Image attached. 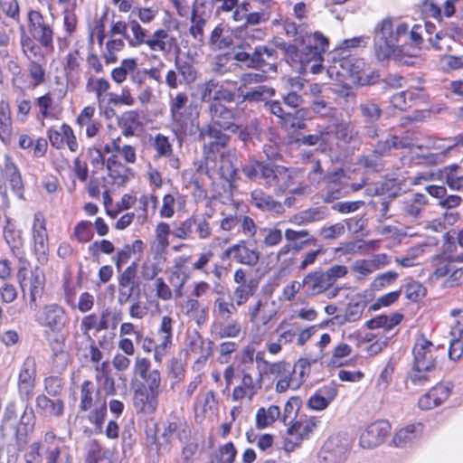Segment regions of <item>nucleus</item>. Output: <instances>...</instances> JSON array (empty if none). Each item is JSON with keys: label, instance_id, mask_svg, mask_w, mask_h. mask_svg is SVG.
I'll use <instances>...</instances> for the list:
<instances>
[{"label": "nucleus", "instance_id": "7c9ffc66", "mask_svg": "<svg viewBox=\"0 0 463 463\" xmlns=\"http://www.w3.org/2000/svg\"><path fill=\"white\" fill-rule=\"evenodd\" d=\"M335 137L345 144L359 140V130L352 121L340 120L334 126Z\"/></svg>", "mask_w": 463, "mask_h": 463}, {"label": "nucleus", "instance_id": "7ed1b4c3", "mask_svg": "<svg viewBox=\"0 0 463 463\" xmlns=\"http://www.w3.org/2000/svg\"><path fill=\"white\" fill-rule=\"evenodd\" d=\"M409 31L406 23H399L395 26L392 19L384 18L379 22L374 28L373 47L374 55L379 61H385L391 59L393 49L398 47L400 37L405 35Z\"/></svg>", "mask_w": 463, "mask_h": 463}, {"label": "nucleus", "instance_id": "ddd939ff", "mask_svg": "<svg viewBox=\"0 0 463 463\" xmlns=\"http://www.w3.org/2000/svg\"><path fill=\"white\" fill-rule=\"evenodd\" d=\"M391 431L387 420H376L371 423L361 434L360 445L364 449H373L382 444Z\"/></svg>", "mask_w": 463, "mask_h": 463}, {"label": "nucleus", "instance_id": "c9c22d12", "mask_svg": "<svg viewBox=\"0 0 463 463\" xmlns=\"http://www.w3.org/2000/svg\"><path fill=\"white\" fill-rule=\"evenodd\" d=\"M402 317L403 316L400 313H393L390 316H377L366 322V327L368 329L383 328L386 331H390L395 326L400 324Z\"/></svg>", "mask_w": 463, "mask_h": 463}, {"label": "nucleus", "instance_id": "bb28decb", "mask_svg": "<svg viewBox=\"0 0 463 463\" xmlns=\"http://www.w3.org/2000/svg\"><path fill=\"white\" fill-rule=\"evenodd\" d=\"M299 146H317L319 152H326L329 144V131L327 128L321 127L314 134L303 135L296 139Z\"/></svg>", "mask_w": 463, "mask_h": 463}, {"label": "nucleus", "instance_id": "864d4df0", "mask_svg": "<svg viewBox=\"0 0 463 463\" xmlns=\"http://www.w3.org/2000/svg\"><path fill=\"white\" fill-rule=\"evenodd\" d=\"M218 89V80L211 79L197 86L199 99L202 103L208 105L213 104V94Z\"/></svg>", "mask_w": 463, "mask_h": 463}, {"label": "nucleus", "instance_id": "a19ab883", "mask_svg": "<svg viewBox=\"0 0 463 463\" xmlns=\"http://www.w3.org/2000/svg\"><path fill=\"white\" fill-rule=\"evenodd\" d=\"M175 66L182 77L180 83L184 82V84H191L197 80L198 71L191 61L176 57L175 60Z\"/></svg>", "mask_w": 463, "mask_h": 463}, {"label": "nucleus", "instance_id": "4be33fe9", "mask_svg": "<svg viewBox=\"0 0 463 463\" xmlns=\"http://www.w3.org/2000/svg\"><path fill=\"white\" fill-rule=\"evenodd\" d=\"M284 235L288 242L293 243L294 253H298L307 247L317 246L318 240L308 230L287 229Z\"/></svg>", "mask_w": 463, "mask_h": 463}, {"label": "nucleus", "instance_id": "39448f33", "mask_svg": "<svg viewBox=\"0 0 463 463\" xmlns=\"http://www.w3.org/2000/svg\"><path fill=\"white\" fill-rule=\"evenodd\" d=\"M188 102L186 92H178L175 97L170 95L169 111L174 130L178 137H192L196 135L198 129L197 113L194 118H190L184 115L181 110Z\"/></svg>", "mask_w": 463, "mask_h": 463}, {"label": "nucleus", "instance_id": "69168bd1", "mask_svg": "<svg viewBox=\"0 0 463 463\" xmlns=\"http://www.w3.org/2000/svg\"><path fill=\"white\" fill-rule=\"evenodd\" d=\"M109 176L112 179L113 184L117 185H125L128 182V174H131L130 168L123 164L118 165L108 170Z\"/></svg>", "mask_w": 463, "mask_h": 463}, {"label": "nucleus", "instance_id": "e433bc0d", "mask_svg": "<svg viewBox=\"0 0 463 463\" xmlns=\"http://www.w3.org/2000/svg\"><path fill=\"white\" fill-rule=\"evenodd\" d=\"M12 134V120L9 103L5 100L0 101V139L4 143L10 141Z\"/></svg>", "mask_w": 463, "mask_h": 463}, {"label": "nucleus", "instance_id": "393cba45", "mask_svg": "<svg viewBox=\"0 0 463 463\" xmlns=\"http://www.w3.org/2000/svg\"><path fill=\"white\" fill-rule=\"evenodd\" d=\"M250 203L263 212L281 213L284 210L281 203L276 201L270 194L261 189H255L250 193Z\"/></svg>", "mask_w": 463, "mask_h": 463}, {"label": "nucleus", "instance_id": "ea45409f", "mask_svg": "<svg viewBox=\"0 0 463 463\" xmlns=\"http://www.w3.org/2000/svg\"><path fill=\"white\" fill-rule=\"evenodd\" d=\"M238 133L239 139L243 142L244 146L248 147L250 144H253L254 138H258L260 136L261 128L258 119H252L245 126L241 127L239 125Z\"/></svg>", "mask_w": 463, "mask_h": 463}, {"label": "nucleus", "instance_id": "b1692460", "mask_svg": "<svg viewBox=\"0 0 463 463\" xmlns=\"http://www.w3.org/2000/svg\"><path fill=\"white\" fill-rule=\"evenodd\" d=\"M19 282L24 291L26 288L29 290L30 306H36L37 297L41 295L44 285L43 274L38 269H35L33 271H30L29 278H26V275L21 277Z\"/></svg>", "mask_w": 463, "mask_h": 463}, {"label": "nucleus", "instance_id": "37998d69", "mask_svg": "<svg viewBox=\"0 0 463 463\" xmlns=\"http://www.w3.org/2000/svg\"><path fill=\"white\" fill-rule=\"evenodd\" d=\"M94 394H99V391H95L91 381H84L80 386V402L79 408L82 411H89L93 406Z\"/></svg>", "mask_w": 463, "mask_h": 463}, {"label": "nucleus", "instance_id": "6e6d98bb", "mask_svg": "<svg viewBox=\"0 0 463 463\" xmlns=\"http://www.w3.org/2000/svg\"><path fill=\"white\" fill-rule=\"evenodd\" d=\"M133 33V38L128 36V43L132 47H138L142 44H145L147 40V31L145 30L137 21L129 20L128 23Z\"/></svg>", "mask_w": 463, "mask_h": 463}, {"label": "nucleus", "instance_id": "aec40b11", "mask_svg": "<svg viewBox=\"0 0 463 463\" xmlns=\"http://www.w3.org/2000/svg\"><path fill=\"white\" fill-rule=\"evenodd\" d=\"M304 88V82L300 78H289L284 86V92L280 93L282 103L290 108L297 109L304 103L303 97L298 91Z\"/></svg>", "mask_w": 463, "mask_h": 463}, {"label": "nucleus", "instance_id": "f3484780", "mask_svg": "<svg viewBox=\"0 0 463 463\" xmlns=\"http://www.w3.org/2000/svg\"><path fill=\"white\" fill-rule=\"evenodd\" d=\"M48 137L51 145L55 148L61 149L66 144L71 152L78 149L76 137L72 128L67 124H62L59 128H50Z\"/></svg>", "mask_w": 463, "mask_h": 463}, {"label": "nucleus", "instance_id": "cd10ccee", "mask_svg": "<svg viewBox=\"0 0 463 463\" xmlns=\"http://www.w3.org/2000/svg\"><path fill=\"white\" fill-rule=\"evenodd\" d=\"M366 302L359 299L357 301L352 300L345 308L343 315L338 314L333 317L330 321H335L337 325H344L345 323H352L359 320L365 308Z\"/></svg>", "mask_w": 463, "mask_h": 463}, {"label": "nucleus", "instance_id": "13d9d810", "mask_svg": "<svg viewBox=\"0 0 463 463\" xmlns=\"http://www.w3.org/2000/svg\"><path fill=\"white\" fill-rule=\"evenodd\" d=\"M109 451L98 441L92 440L88 445V452L84 463H99L106 457Z\"/></svg>", "mask_w": 463, "mask_h": 463}, {"label": "nucleus", "instance_id": "4c0bfd02", "mask_svg": "<svg viewBox=\"0 0 463 463\" xmlns=\"http://www.w3.org/2000/svg\"><path fill=\"white\" fill-rule=\"evenodd\" d=\"M276 90L274 88L267 85H259L250 89L245 93H242V100L248 102H266L271 97L275 96Z\"/></svg>", "mask_w": 463, "mask_h": 463}, {"label": "nucleus", "instance_id": "a18cd8bd", "mask_svg": "<svg viewBox=\"0 0 463 463\" xmlns=\"http://www.w3.org/2000/svg\"><path fill=\"white\" fill-rule=\"evenodd\" d=\"M36 381V360L33 356L28 355L23 362L17 383H35Z\"/></svg>", "mask_w": 463, "mask_h": 463}, {"label": "nucleus", "instance_id": "de8ad7c7", "mask_svg": "<svg viewBox=\"0 0 463 463\" xmlns=\"http://www.w3.org/2000/svg\"><path fill=\"white\" fill-rule=\"evenodd\" d=\"M257 287L258 283L253 279H249V284L237 286L233 292V299L237 306L244 305L254 295Z\"/></svg>", "mask_w": 463, "mask_h": 463}, {"label": "nucleus", "instance_id": "09e8293b", "mask_svg": "<svg viewBox=\"0 0 463 463\" xmlns=\"http://www.w3.org/2000/svg\"><path fill=\"white\" fill-rule=\"evenodd\" d=\"M195 225V215H192L179 224H176L172 231V234L180 240L192 239Z\"/></svg>", "mask_w": 463, "mask_h": 463}, {"label": "nucleus", "instance_id": "6ab92c4d", "mask_svg": "<svg viewBox=\"0 0 463 463\" xmlns=\"http://www.w3.org/2000/svg\"><path fill=\"white\" fill-rule=\"evenodd\" d=\"M261 383L262 376L260 373L258 379L254 380L249 373L242 371L241 384L233 389L232 400L241 401L247 397L251 401L259 390L261 389Z\"/></svg>", "mask_w": 463, "mask_h": 463}, {"label": "nucleus", "instance_id": "bf43d9fd", "mask_svg": "<svg viewBox=\"0 0 463 463\" xmlns=\"http://www.w3.org/2000/svg\"><path fill=\"white\" fill-rule=\"evenodd\" d=\"M340 66L346 73L354 79H361V71L364 65V61L353 57L344 58L340 61Z\"/></svg>", "mask_w": 463, "mask_h": 463}, {"label": "nucleus", "instance_id": "680f3d73", "mask_svg": "<svg viewBox=\"0 0 463 463\" xmlns=\"http://www.w3.org/2000/svg\"><path fill=\"white\" fill-rule=\"evenodd\" d=\"M236 311L233 302H228L222 298L215 299L213 312L222 320H229Z\"/></svg>", "mask_w": 463, "mask_h": 463}, {"label": "nucleus", "instance_id": "49530a36", "mask_svg": "<svg viewBox=\"0 0 463 463\" xmlns=\"http://www.w3.org/2000/svg\"><path fill=\"white\" fill-rule=\"evenodd\" d=\"M137 69V61L134 58L124 59L120 66L114 68L111 71V78L116 83H122L126 80L128 74Z\"/></svg>", "mask_w": 463, "mask_h": 463}, {"label": "nucleus", "instance_id": "58836bf2", "mask_svg": "<svg viewBox=\"0 0 463 463\" xmlns=\"http://www.w3.org/2000/svg\"><path fill=\"white\" fill-rule=\"evenodd\" d=\"M360 116L364 123H377L383 116V109L373 100H365L358 105Z\"/></svg>", "mask_w": 463, "mask_h": 463}, {"label": "nucleus", "instance_id": "9b49d317", "mask_svg": "<svg viewBox=\"0 0 463 463\" xmlns=\"http://www.w3.org/2000/svg\"><path fill=\"white\" fill-rule=\"evenodd\" d=\"M198 141H203L206 137L213 138V141L210 142L208 145H204L203 150L206 153V150L212 153L218 152L220 148H223L228 146L231 141V136L227 134V129L222 128L218 126H213V124H207L204 127L200 128L198 124Z\"/></svg>", "mask_w": 463, "mask_h": 463}, {"label": "nucleus", "instance_id": "e2e57ef3", "mask_svg": "<svg viewBox=\"0 0 463 463\" xmlns=\"http://www.w3.org/2000/svg\"><path fill=\"white\" fill-rule=\"evenodd\" d=\"M316 427L317 422L313 420L306 422L296 421L288 428L287 432L289 436L298 434L302 438V439H304L308 437V435L314 430Z\"/></svg>", "mask_w": 463, "mask_h": 463}, {"label": "nucleus", "instance_id": "052dcab7", "mask_svg": "<svg viewBox=\"0 0 463 463\" xmlns=\"http://www.w3.org/2000/svg\"><path fill=\"white\" fill-rule=\"evenodd\" d=\"M426 291V288L419 281L411 280L404 285L405 297L412 302H417L425 297Z\"/></svg>", "mask_w": 463, "mask_h": 463}, {"label": "nucleus", "instance_id": "8fccbe9b", "mask_svg": "<svg viewBox=\"0 0 463 463\" xmlns=\"http://www.w3.org/2000/svg\"><path fill=\"white\" fill-rule=\"evenodd\" d=\"M143 383L138 386L141 389H146V391L150 392L151 393L160 395L161 390V373L159 370L154 369L150 371L149 374H147L145 378H142Z\"/></svg>", "mask_w": 463, "mask_h": 463}, {"label": "nucleus", "instance_id": "72a5a7b5", "mask_svg": "<svg viewBox=\"0 0 463 463\" xmlns=\"http://www.w3.org/2000/svg\"><path fill=\"white\" fill-rule=\"evenodd\" d=\"M4 238L13 252L19 250L23 246L22 232L16 229L14 222L9 217L5 218Z\"/></svg>", "mask_w": 463, "mask_h": 463}, {"label": "nucleus", "instance_id": "f03ea898", "mask_svg": "<svg viewBox=\"0 0 463 463\" xmlns=\"http://www.w3.org/2000/svg\"><path fill=\"white\" fill-rule=\"evenodd\" d=\"M301 48L289 45L287 49L294 61L300 64L304 72L317 74L323 69V54L328 48V39L319 32L311 33L303 38Z\"/></svg>", "mask_w": 463, "mask_h": 463}, {"label": "nucleus", "instance_id": "423d86ee", "mask_svg": "<svg viewBox=\"0 0 463 463\" xmlns=\"http://www.w3.org/2000/svg\"><path fill=\"white\" fill-rule=\"evenodd\" d=\"M35 322L53 333H61L69 324V317L63 307L52 303L42 307L34 315Z\"/></svg>", "mask_w": 463, "mask_h": 463}, {"label": "nucleus", "instance_id": "a878e982", "mask_svg": "<svg viewBox=\"0 0 463 463\" xmlns=\"http://www.w3.org/2000/svg\"><path fill=\"white\" fill-rule=\"evenodd\" d=\"M158 336L160 337V342L153 351L156 361L161 362L162 357L165 355V349L171 345L172 318L170 317H163L158 329Z\"/></svg>", "mask_w": 463, "mask_h": 463}, {"label": "nucleus", "instance_id": "20e7f679", "mask_svg": "<svg viewBox=\"0 0 463 463\" xmlns=\"http://www.w3.org/2000/svg\"><path fill=\"white\" fill-rule=\"evenodd\" d=\"M343 168L335 169L325 175V187L322 191V200L330 203L340 198L348 196L352 193L360 191L364 187L366 182L362 179L360 183L351 184Z\"/></svg>", "mask_w": 463, "mask_h": 463}, {"label": "nucleus", "instance_id": "dca6fc26", "mask_svg": "<svg viewBox=\"0 0 463 463\" xmlns=\"http://www.w3.org/2000/svg\"><path fill=\"white\" fill-rule=\"evenodd\" d=\"M18 422L14 432L15 445L18 450H23L28 442V432L35 422V413L29 403L25 404Z\"/></svg>", "mask_w": 463, "mask_h": 463}, {"label": "nucleus", "instance_id": "9d476101", "mask_svg": "<svg viewBox=\"0 0 463 463\" xmlns=\"http://www.w3.org/2000/svg\"><path fill=\"white\" fill-rule=\"evenodd\" d=\"M260 175L268 186L274 187L277 193L283 194L292 184L293 176L289 170L274 164H265L260 167Z\"/></svg>", "mask_w": 463, "mask_h": 463}, {"label": "nucleus", "instance_id": "79ce46f5", "mask_svg": "<svg viewBox=\"0 0 463 463\" xmlns=\"http://www.w3.org/2000/svg\"><path fill=\"white\" fill-rule=\"evenodd\" d=\"M317 361H310L307 358H299L294 366H291L292 376H294L295 386H300L306 378L309 375L311 371V364Z\"/></svg>", "mask_w": 463, "mask_h": 463}, {"label": "nucleus", "instance_id": "2f4dec72", "mask_svg": "<svg viewBox=\"0 0 463 463\" xmlns=\"http://www.w3.org/2000/svg\"><path fill=\"white\" fill-rule=\"evenodd\" d=\"M173 41L174 38L169 37L166 30L158 29L153 33L151 38H148L145 44H146L151 51H160L168 53L172 49L171 42Z\"/></svg>", "mask_w": 463, "mask_h": 463}, {"label": "nucleus", "instance_id": "473e14b6", "mask_svg": "<svg viewBox=\"0 0 463 463\" xmlns=\"http://www.w3.org/2000/svg\"><path fill=\"white\" fill-rule=\"evenodd\" d=\"M328 215V210L326 206L312 207L299 212L294 216L295 222L298 224H307L322 221Z\"/></svg>", "mask_w": 463, "mask_h": 463}, {"label": "nucleus", "instance_id": "5701e85b", "mask_svg": "<svg viewBox=\"0 0 463 463\" xmlns=\"http://www.w3.org/2000/svg\"><path fill=\"white\" fill-rule=\"evenodd\" d=\"M159 396L137 387L134 391L133 404L137 413L153 414L158 406Z\"/></svg>", "mask_w": 463, "mask_h": 463}, {"label": "nucleus", "instance_id": "774afa93", "mask_svg": "<svg viewBox=\"0 0 463 463\" xmlns=\"http://www.w3.org/2000/svg\"><path fill=\"white\" fill-rule=\"evenodd\" d=\"M326 253V250L324 247L317 243V246L315 250H311L302 255V260L298 265L299 270H306L309 266H312L316 263L317 258Z\"/></svg>", "mask_w": 463, "mask_h": 463}, {"label": "nucleus", "instance_id": "4468645a", "mask_svg": "<svg viewBox=\"0 0 463 463\" xmlns=\"http://www.w3.org/2000/svg\"><path fill=\"white\" fill-rule=\"evenodd\" d=\"M33 241L34 253L40 259L45 258L49 250V239L46 229V221L42 213L37 212L33 216Z\"/></svg>", "mask_w": 463, "mask_h": 463}, {"label": "nucleus", "instance_id": "338daca9", "mask_svg": "<svg viewBox=\"0 0 463 463\" xmlns=\"http://www.w3.org/2000/svg\"><path fill=\"white\" fill-rule=\"evenodd\" d=\"M45 392L52 397L60 395L64 387V381L59 376H48L43 380Z\"/></svg>", "mask_w": 463, "mask_h": 463}, {"label": "nucleus", "instance_id": "5fc2aeb1", "mask_svg": "<svg viewBox=\"0 0 463 463\" xmlns=\"http://www.w3.org/2000/svg\"><path fill=\"white\" fill-rule=\"evenodd\" d=\"M118 288L133 285H140L137 278V262H132L127 267L118 278Z\"/></svg>", "mask_w": 463, "mask_h": 463}, {"label": "nucleus", "instance_id": "2eb2a0df", "mask_svg": "<svg viewBox=\"0 0 463 463\" xmlns=\"http://www.w3.org/2000/svg\"><path fill=\"white\" fill-rule=\"evenodd\" d=\"M303 293L307 297L317 296L328 291L331 287L322 269H317L306 274L301 281Z\"/></svg>", "mask_w": 463, "mask_h": 463}, {"label": "nucleus", "instance_id": "f257e3e1", "mask_svg": "<svg viewBox=\"0 0 463 463\" xmlns=\"http://www.w3.org/2000/svg\"><path fill=\"white\" fill-rule=\"evenodd\" d=\"M411 352L413 359L408 378L414 385L422 386L437 371L439 361L445 356L444 348L435 345L420 333L415 337Z\"/></svg>", "mask_w": 463, "mask_h": 463}, {"label": "nucleus", "instance_id": "c85d7f7f", "mask_svg": "<svg viewBox=\"0 0 463 463\" xmlns=\"http://www.w3.org/2000/svg\"><path fill=\"white\" fill-rule=\"evenodd\" d=\"M308 114L309 110L306 108L298 109L294 112H288L280 126L286 130L292 132L305 130L307 129L306 120L308 118Z\"/></svg>", "mask_w": 463, "mask_h": 463}, {"label": "nucleus", "instance_id": "c03bdc74", "mask_svg": "<svg viewBox=\"0 0 463 463\" xmlns=\"http://www.w3.org/2000/svg\"><path fill=\"white\" fill-rule=\"evenodd\" d=\"M209 43L214 51L223 50L230 48L233 40L231 34H224L223 28L218 25L212 31Z\"/></svg>", "mask_w": 463, "mask_h": 463}, {"label": "nucleus", "instance_id": "603ef678", "mask_svg": "<svg viewBox=\"0 0 463 463\" xmlns=\"http://www.w3.org/2000/svg\"><path fill=\"white\" fill-rule=\"evenodd\" d=\"M262 49H254L252 53L247 52H237L234 54V59L245 64L248 68L260 70L261 69V60L260 58Z\"/></svg>", "mask_w": 463, "mask_h": 463}, {"label": "nucleus", "instance_id": "f8f14e48", "mask_svg": "<svg viewBox=\"0 0 463 463\" xmlns=\"http://www.w3.org/2000/svg\"><path fill=\"white\" fill-rule=\"evenodd\" d=\"M222 260H232L247 266H255L260 260V252L255 248L247 246L244 241L227 248L220 256Z\"/></svg>", "mask_w": 463, "mask_h": 463}, {"label": "nucleus", "instance_id": "3c124183", "mask_svg": "<svg viewBox=\"0 0 463 463\" xmlns=\"http://www.w3.org/2000/svg\"><path fill=\"white\" fill-rule=\"evenodd\" d=\"M383 157L373 149L370 154L362 156L359 163L368 171L379 173L384 168Z\"/></svg>", "mask_w": 463, "mask_h": 463}, {"label": "nucleus", "instance_id": "0eeeda50", "mask_svg": "<svg viewBox=\"0 0 463 463\" xmlns=\"http://www.w3.org/2000/svg\"><path fill=\"white\" fill-rule=\"evenodd\" d=\"M28 31L31 36L48 52L53 51L54 32L52 24L37 10H30L27 14Z\"/></svg>", "mask_w": 463, "mask_h": 463}, {"label": "nucleus", "instance_id": "a211bd4d", "mask_svg": "<svg viewBox=\"0 0 463 463\" xmlns=\"http://www.w3.org/2000/svg\"><path fill=\"white\" fill-rule=\"evenodd\" d=\"M346 451V447L341 444L337 437L329 438L319 453L320 463H344Z\"/></svg>", "mask_w": 463, "mask_h": 463}, {"label": "nucleus", "instance_id": "c756f323", "mask_svg": "<svg viewBox=\"0 0 463 463\" xmlns=\"http://www.w3.org/2000/svg\"><path fill=\"white\" fill-rule=\"evenodd\" d=\"M234 161L235 156L230 153L222 152L220 155L219 173L221 177L229 184L231 188L238 178L237 167Z\"/></svg>", "mask_w": 463, "mask_h": 463}, {"label": "nucleus", "instance_id": "6e6552de", "mask_svg": "<svg viewBox=\"0 0 463 463\" xmlns=\"http://www.w3.org/2000/svg\"><path fill=\"white\" fill-rule=\"evenodd\" d=\"M7 184L19 198H24V184L18 166L9 155H5L0 162V183ZM0 194L6 196L5 187L0 185Z\"/></svg>", "mask_w": 463, "mask_h": 463}, {"label": "nucleus", "instance_id": "412c9836", "mask_svg": "<svg viewBox=\"0 0 463 463\" xmlns=\"http://www.w3.org/2000/svg\"><path fill=\"white\" fill-rule=\"evenodd\" d=\"M36 411L43 417L60 418L64 412V402L61 399L52 400L45 394L35 398Z\"/></svg>", "mask_w": 463, "mask_h": 463}, {"label": "nucleus", "instance_id": "0e129e2a", "mask_svg": "<svg viewBox=\"0 0 463 463\" xmlns=\"http://www.w3.org/2000/svg\"><path fill=\"white\" fill-rule=\"evenodd\" d=\"M376 153L380 156H383V157L389 156L392 155V151L398 150L397 149V143L394 139V134L388 133L386 137L383 140H379L373 148Z\"/></svg>", "mask_w": 463, "mask_h": 463}, {"label": "nucleus", "instance_id": "1a4fd4ad", "mask_svg": "<svg viewBox=\"0 0 463 463\" xmlns=\"http://www.w3.org/2000/svg\"><path fill=\"white\" fill-rule=\"evenodd\" d=\"M207 113L210 118L209 124L227 129L228 132L235 134L239 130L236 123L238 111L234 108L227 107L222 103L213 102L208 105Z\"/></svg>", "mask_w": 463, "mask_h": 463}, {"label": "nucleus", "instance_id": "4d7b16f0", "mask_svg": "<svg viewBox=\"0 0 463 463\" xmlns=\"http://www.w3.org/2000/svg\"><path fill=\"white\" fill-rule=\"evenodd\" d=\"M107 416V403L103 402L99 405H97L91 410L88 415L90 422L95 425V430L97 432H102L103 423Z\"/></svg>", "mask_w": 463, "mask_h": 463}, {"label": "nucleus", "instance_id": "f704fd0d", "mask_svg": "<svg viewBox=\"0 0 463 463\" xmlns=\"http://www.w3.org/2000/svg\"><path fill=\"white\" fill-rule=\"evenodd\" d=\"M421 424H411L397 431L392 439L396 447H406L412 443L419 436Z\"/></svg>", "mask_w": 463, "mask_h": 463}]
</instances>
